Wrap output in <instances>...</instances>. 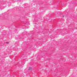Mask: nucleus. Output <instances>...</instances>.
I'll use <instances>...</instances> for the list:
<instances>
[{"label":"nucleus","mask_w":77,"mask_h":77,"mask_svg":"<svg viewBox=\"0 0 77 77\" xmlns=\"http://www.w3.org/2000/svg\"><path fill=\"white\" fill-rule=\"evenodd\" d=\"M6 43L7 44H9V42H6Z\"/></svg>","instance_id":"f03ea898"},{"label":"nucleus","mask_w":77,"mask_h":77,"mask_svg":"<svg viewBox=\"0 0 77 77\" xmlns=\"http://www.w3.org/2000/svg\"><path fill=\"white\" fill-rule=\"evenodd\" d=\"M29 70H31V69H32V67H29Z\"/></svg>","instance_id":"f257e3e1"},{"label":"nucleus","mask_w":77,"mask_h":77,"mask_svg":"<svg viewBox=\"0 0 77 77\" xmlns=\"http://www.w3.org/2000/svg\"><path fill=\"white\" fill-rule=\"evenodd\" d=\"M63 17H64V16H63Z\"/></svg>","instance_id":"7ed1b4c3"}]
</instances>
